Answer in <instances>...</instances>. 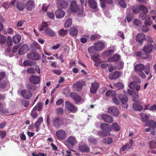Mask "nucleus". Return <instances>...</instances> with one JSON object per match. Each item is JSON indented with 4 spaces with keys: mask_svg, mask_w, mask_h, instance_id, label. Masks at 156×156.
I'll return each instance as SVG.
<instances>
[{
    "mask_svg": "<svg viewBox=\"0 0 156 156\" xmlns=\"http://www.w3.org/2000/svg\"><path fill=\"white\" fill-rule=\"evenodd\" d=\"M77 141L76 137L71 136H69L64 142L65 144L67 147L70 149V148H73L76 144Z\"/></svg>",
    "mask_w": 156,
    "mask_h": 156,
    "instance_id": "obj_1",
    "label": "nucleus"
},
{
    "mask_svg": "<svg viewBox=\"0 0 156 156\" xmlns=\"http://www.w3.org/2000/svg\"><path fill=\"white\" fill-rule=\"evenodd\" d=\"M55 135L56 138L59 141L65 139L67 137V133L66 132L62 129L56 131Z\"/></svg>",
    "mask_w": 156,
    "mask_h": 156,
    "instance_id": "obj_2",
    "label": "nucleus"
},
{
    "mask_svg": "<svg viewBox=\"0 0 156 156\" xmlns=\"http://www.w3.org/2000/svg\"><path fill=\"white\" fill-rule=\"evenodd\" d=\"M62 117L56 116L52 119V125L56 128H59L62 126Z\"/></svg>",
    "mask_w": 156,
    "mask_h": 156,
    "instance_id": "obj_3",
    "label": "nucleus"
},
{
    "mask_svg": "<svg viewBox=\"0 0 156 156\" xmlns=\"http://www.w3.org/2000/svg\"><path fill=\"white\" fill-rule=\"evenodd\" d=\"M90 148L86 144H80L78 146V150L82 153H88L90 151Z\"/></svg>",
    "mask_w": 156,
    "mask_h": 156,
    "instance_id": "obj_4",
    "label": "nucleus"
},
{
    "mask_svg": "<svg viewBox=\"0 0 156 156\" xmlns=\"http://www.w3.org/2000/svg\"><path fill=\"white\" fill-rule=\"evenodd\" d=\"M154 48L153 45L151 43H147L145 44L143 51L145 54H150Z\"/></svg>",
    "mask_w": 156,
    "mask_h": 156,
    "instance_id": "obj_5",
    "label": "nucleus"
},
{
    "mask_svg": "<svg viewBox=\"0 0 156 156\" xmlns=\"http://www.w3.org/2000/svg\"><path fill=\"white\" fill-rule=\"evenodd\" d=\"M108 112L113 116H117L119 115V111L117 107H113L109 108L108 109Z\"/></svg>",
    "mask_w": 156,
    "mask_h": 156,
    "instance_id": "obj_6",
    "label": "nucleus"
},
{
    "mask_svg": "<svg viewBox=\"0 0 156 156\" xmlns=\"http://www.w3.org/2000/svg\"><path fill=\"white\" fill-rule=\"evenodd\" d=\"M65 107L67 110L70 112H75L76 111V108L74 105L67 101L65 102Z\"/></svg>",
    "mask_w": 156,
    "mask_h": 156,
    "instance_id": "obj_7",
    "label": "nucleus"
},
{
    "mask_svg": "<svg viewBox=\"0 0 156 156\" xmlns=\"http://www.w3.org/2000/svg\"><path fill=\"white\" fill-rule=\"evenodd\" d=\"M27 58L29 59L37 61L40 58L39 54L36 52H33L28 54L27 55Z\"/></svg>",
    "mask_w": 156,
    "mask_h": 156,
    "instance_id": "obj_8",
    "label": "nucleus"
},
{
    "mask_svg": "<svg viewBox=\"0 0 156 156\" xmlns=\"http://www.w3.org/2000/svg\"><path fill=\"white\" fill-rule=\"evenodd\" d=\"M136 40L140 45H141L144 40L145 39V36L144 33H139L136 36Z\"/></svg>",
    "mask_w": 156,
    "mask_h": 156,
    "instance_id": "obj_9",
    "label": "nucleus"
},
{
    "mask_svg": "<svg viewBox=\"0 0 156 156\" xmlns=\"http://www.w3.org/2000/svg\"><path fill=\"white\" fill-rule=\"evenodd\" d=\"M21 95L25 99H29L32 97V94L29 90L23 89L21 91Z\"/></svg>",
    "mask_w": 156,
    "mask_h": 156,
    "instance_id": "obj_10",
    "label": "nucleus"
},
{
    "mask_svg": "<svg viewBox=\"0 0 156 156\" xmlns=\"http://www.w3.org/2000/svg\"><path fill=\"white\" fill-rule=\"evenodd\" d=\"M99 85V84L96 81L92 83H91V87L90 89V93L92 94L95 93L97 92Z\"/></svg>",
    "mask_w": 156,
    "mask_h": 156,
    "instance_id": "obj_11",
    "label": "nucleus"
},
{
    "mask_svg": "<svg viewBox=\"0 0 156 156\" xmlns=\"http://www.w3.org/2000/svg\"><path fill=\"white\" fill-rule=\"evenodd\" d=\"M25 6L28 11H31L34 8V2L32 0H28L26 3Z\"/></svg>",
    "mask_w": 156,
    "mask_h": 156,
    "instance_id": "obj_12",
    "label": "nucleus"
},
{
    "mask_svg": "<svg viewBox=\"0 0 156 156\" xmlns=\"http://www.w3.org/2000/svg\"><path fill=\"white\" fill-rule=\"evenodd\" d=\"M94 44L97 51H101L105 48V44L100 41L97 42Z\"/></svg>",
    "mask_w": 156,
    "mask_h": 156,
    "instance_id": "obj_13",
    "label": "nucleus"
},
{
    "mask_svg": "<svg viewBox=\"0 0 156 156\" xmlns=\"http://www.w3.org/2000/svg\"><path fill=\"white\" fill-rule=\"evenodd\" d=\"M29 49L28 45L27 44H24L20 49L18 52V54L20 55H22L26 53Z\"/></svg>",
    "mask_w": 156,
    "mask_h": 156,
    "instance_id": "obj_14",
    "label": "nucleus"
},
{
    "mask_svg": "<svg viewBox=\"0 0 156 156\" xmlns=\"http://www.w3.org/2000/svg\"><path fill=\"white\" fill-rule=\"evenodd\" d=\"M102 119L105 122L111 123L113 121L112 118L110 116L106 114H103L101 116Z\"/></svg>",
    "mask_w": 156,
    "mask_h": 156,
    "instance_id": "obj_15",
    "label": "nucleus"
},
{
    "mask_svg": "<svg viewBox=\"0 0 156 156\" xmlns=\"http://www.w3.org/2000/svg\"><path fill=\"white\" fill-rule=\"evenodd\" d=\"M145 68V66L143 64L139 63L135 65L134 68V70L136 73H137L142 72Z\"/></svg>",
    "mask_w": 156,
    "mask_h": 156,
    "instance_id": "obj_16",
    "label": "nucleus"
},
{
    "mask_svg": "<svg viewBox=\"0 0 156 156\" xmlns=\"http://www.w3.org/2000/svg\"><path fill=\"white\" fill-rule=\"evenodd\" d=\"M58 7L59 8L65 9L67 8L68 6V2L64 0L58 1L57 2Z\"/></svg>",
    "mask_w": 156,
    "mask_h": 156,
    "instance_id": "obj_17",
    "label": "nucleus"
},
{
    "mask_svg": "<svg viewBox=\"0 0 156 156\" xmlns=\"http://www.w3.org/2000/svg\"><path fill=\"white\" fill-rule=\"evenodd\" d=\"M120 73L115 71L114 73H111L109 75V78L111 80H115L118 79L120 76Z\"/></svg>",
    "mask_w": 156,
    "mask_h": 156,
    "instance_id": "obj_18",
    "label": "nucleus"
},
{
    "mask_svg": "<svg viewBox=\"0 0 156 156\" xmlns=\"http://www.w3.org/2000/svg\"><path fill=\"white\" fill-rule=\"evenodd\" d=\"M29 80L32 83L37 84L40 82V78L39 76H32L30 77Z\"/></svg>",
    "mask_w": 156,
    "mask_h": 156,
    "instance_id": "obj_19",
    "label": "nucleus"
},
{
    "mask_svg": "<svg viewBox=\"0 0 156 156\" xmlns=\"http://www.w3.org/2000/svg\"><path fill=\"white\" fill-rule=\"evenodd\" d=\"M70 97L76 102H79L81 101V97L75 93H72L70 94Z\"/></svg>",
    "mask_w": 156,
    "mask_h": 156,
    "instance_id": "obj_20",
    "label": "nucleus"
},
{
    "mask_svg": "<svg viewBox=\"0 0 156 156\" xmlns=\"http://www.w3.org/2000/svg\"><path fill=\"white\" fill-rule=\"evenodd\" d=\"M44 33L47 35L53 37L55 35V32L50 28H46L44 29Z\"/></svg>",
    "mask_w": 156,
    "mask_h": 156,
    "instance_id": "obj_21",
    "label": "nucleus"
},
{
    "mask_svg": "<svg viewBox=\"0 0 156 156\" xmlns=\"http://www.w3.org/2000/svg\"><path fill=\"white\" fill-rule=\"evenodd\" d=\"M101 128L102 130L105 131L106 132H110L112 130L110 125L105 123L102 124L101 125Z\"/></svg>",
    "mask_w": 156,
    "mask_h": 156,
    "instance_id": "obj_22",
    "label": "nucleus"
},
{
    "mask_svg": "<svg viewBox=\"0 0 156 156\" xmlns=\"http://www.w3.org/2000/svg\"><path fill=\"white\" fill-rule=\"evenodd\" d=\"M55 14L56 17L57 18H62L65 15V12L60 9H58L55 11Z\"/></svg>",
    "mask_w": 156,
    "mask_h": 156,
    "instance_id": "obj_23",
    "label": "nucleus"
},
{
    "mask_svg": "<svg viewBox=\"0 0 156 156\" xmlns=\"http://www.w3.org/2000/svg\"><path fill=\"white\" fill-rule=\"evenodd\" d=\"M73 87L76 91H79L82 90L83 87V84L81 82L78 81L76 82L73 84Z\"/></svg>",
    "mask_w": 156,
    "mask_h": 156,
    "instance_id": "obj_24",
    "label": "nucleus"
},
{
    "mask_svg": "<svg viewBox=\"0 0 156 156\" xmlns=\"http://www.w3.org/2000/svg\"><path fill=\"white\" fill-rule=\"evenodd\" d=\"M80 5L77 4L76 2L75 1H72L70 5V9L72 12H74Z\"/></svg>",
    "mask_w": 156,
    "mask_h": 156,
    "instance_id": "obj_25",
    "label": "nucleus"
},
{
    "mask_svg": "<svg viewBox=\"0 0 156 156\" xmlns=\"http://www.w3.org/2000/svg\"><path fill=\"white\" fill-rule=\"evenodd\" d=\"M145 125L154 129L156 128V122L152 120H149L146 122Z\"/></svg>",
    "mask_w": 156,
    "mask_h": 156,
    "instance_id": "obj_26",
    "label": "nucleus"
},
{
    "mask_svg": "<svg viewBox=\"0 0 156 156\" xmlns=\"http://www.w3.org/2000/svg\"><path fill=\"white\" fill-rule=\"evenodd\" d=\"M120 55L118 54H115L111 57L108 59L110 62H115L118 61L120 58Z\"/></svg>",
    "mask_w": 156,
    "mask_h": 156,
    "instance_id": "obj_27",
    "label": "nucleus"
},
{
    "mask_svg": "<svg viewBox=\"0 0 156 156\" xmlns=\"http://www.w3.org/2000/svg\"><path fill=\"white\" fill-rule=\"evenodd\" d=\"M119 98L120 100L121 103H127L128 101V98L127 96L123 94H120L119 95Z\"/></svg>",
    "mask_w": 156,
    "mask_h": 156,
    "instance_id": "obj_28",
    "label": "nucleus"
},
{
    "mask_svg": "<svg viewBox=\"0 0 156 156\" xmlns=\"http://www.w3.org/2000/svg\"><path fill=\"white\" fill-rule=\"evenodd\" d=\"M114 51L112 49L109 50L105 51L102 54V56L104 58L109 57L110 55L113 53Z\"/></svg>",
    "mask_w": 156,
    "mask_h": 156,
    "instance_id": "obj_29",
    "label": "nucleus"
},
{
    "mask_svg": "<svg viewBox=\"0 0 156 156\" xmlns=\"http://www.w3.org/2000/svg\"><path fill=\"white\" fill-rule=\"evenodd\" d=\"M78 30L75 27H72L69 29V34L71 36L74 37L78 34Z\"/></svg>",
    "mask_w": 156,
    "mask_h": 156,
    "instance_id": "obj_30",
    "label": "nucleus"
},
{
    "mask_svg": "<svg viewBox=\"0 0 156 156\" xmlns=\"http://www.w3.org/2000/svg\"><path fill=\"white\" fill-rule=\"evenodd\" d=\"M88 3L90 7L92 9H96L97 7V4L94 0H88Z\"/></svg>",
    "mask_w": 156,
    "mask_h": 156,
    "instance_id": "obj_31",
    "label": "nucleus"
},
{
    "mask_svg": "<svg viewBox=\"0 0 156 156\" xmlns=\"http://www.w3.org/2000/svg\"><path fill=\"white\" fill-rule=\"evenodd\" d=\"M133 108L134 110L140 112L142 111L144 109V107L142 105L136 103L133 104Z\"/></svg>",
    "mask_w": 156,
    "mask_h": 156,
    "instance_id": "obj_32",
    "label": "nucleus"
},
{
    "mask_svg": "<svg viewBox=\"0 0 156 156\" xmlns=\"http://www.w3.org/2000/svg\"><path fill=\"white\" fill-rule=\"evenodd\" d=\"M136 55L138 57H141L144 59H147L149 57V55L147 54H143L141 51H138L136 53Z\"/></svg>",
    "mask_w": 156,
    "mask_h": 156,
    "instance_id": "obj_33",
    "label": "nucleus"
},
{
    "mask_svg": "<svg viewBox=\"0 0 156 156\" xmlns=\"http://www.w3.org/2000/svg\"><path fill=\"white\" fill-rule=\"evenodd\" d=\"M99 136L102 138L105 136H109L111 135V134L109 132H106L104 130L100 131L98 132Z\"/></svg>",
    "mask_w": 156,
    "mask_h": 156,
    "instance_id": "obj_34",
    "label": "nucleus"
},
{
    "mask_svg": "<svg viewBox=\"0 0 156 156\" xmlns=\"http://www.w3.org/2000/svg\"><path fill=\"white\" fill-rule=\"evenodd\" d=\"M21 36L19 34L14 35L13 37V41L15 44L18 43L21 40Z\"/></svg>",
    "mask_w": 156,
    "mask_h": 156,
    "instance_id": "obj_35",
    "label": "nucleus"
},
{
    "mask_svg": "<svg viewBox=\"0 0 156 156\" xmlns=\"http://www.w3.org/2000/svg\"><path fill=\"white\" fill-rule=\"evenodd\" d=\"M16 7L20 11H23L24 8L23 4L19 1L16 2Z\"/></svg>",
    "mask_w": 156,
    "mask_h": 156,
    "instance_id": "obj_36",
    "label": "nucleus"
},
{
    "mask_svg": "<svg viewBox=\"0 0 156 156\" xmlns=\"http://www.w3.org/2000/svg\"><path fill=\"white\" fill-rule=\"evenodd\" d=\"M102 141L104 143L106 144H109L112 143L113 140L111 137H109L108 138H105L103 139Z\"/></svg>",
    "mask_w": 156,
    "mask_h": 156,
    "instance_id": "obj_37",
    "label": "nucleus"
},
{
    "mask_svg": "<svg viewBox=\"0 0 156 156\" xmlns=\"http://www.w3.org/2000/svg\"><path fill=\"white\" fill-rule=\"evenodd\" d=\"M144 20H145L144 24L145 26H150L152 24V21L151 16L150 15H148L147 17V18Z\"/></svg>",
    "mask_w": 156,
    "mask_h": 156,
    "instance_id": "obj_38",
    "label": "nucleus"
},
{
    "mask_svg": "<svg viewBox=\"0 0 156 156\" xmlns=\"http://www.w3.org/2000/svg\"><path fill=\"white\" fill-rule=\"evenodd\" d=\"M101 36L98 34H93L91 36L90 40L91 41L100 39Z\"/></svg>",
    "mask_w": 156,
    "mask_h": 156,
    "instance_id": "obj_39",
    "label": "nucleus"
},
{
    "mask_svg": "<svg viewBox=\"0 0 156 156\" xmlns=\"http://www.w3.org/2000/svg\"><path fill=\"white\" fill-rule=\"evenodd\" d=\"M140 116L141 118V120L142 121L146 122L148 121V120L149 119V116L145 114L144 113H141L140 114Z\"/></svg>",
    "mask_w": 156,
    "mask_h": 156,
    "instance_id": "obj_40",
    "label": "nucleus"
},
{
    "mask_svg": "<svg viewBox=\"0 0 156 156\" xmlns=\"http://www.w3.org/2000/svg\"><path fill=\"white\" fill-rule=\"evenodd\" d=\"M105 94L107 97H112V98L115 96L116 95V93L115 91L108 90L106 92Z\"/></svg>",
    "mask_w": 156,
    "mask_h": 156,
    "instance_id": "obj_41",
    "label": "nucleus"
},
{
    "mask_svg": "<svg viewBox=\"0 0 156 156\" xmlns=\"http://www.w3.org/2000/svg\"><path fill=\"white\" fill-rule=\"evenodd\" d=\"M30 115L33 119H36L37 116L38 114L36 112V107H35L31 111Z\"/></svg>",
    "mask_w": 156,
    "mask_h": 156,
    "instance_id": "obj_42",
    "label": "nucleus"
},
{
    "mask_svg": "<svg viewBox=\"0 0 156 156\" xmlns=\"http://www.w3.org/2000/svg\"><path fill=\"white\" fill-rule=\"evenodd\" d=\"M35 62L29 60L24 61L23 62V65L25 66H31L34 65Z\"/></svg>",
    "mask_w": 156,
    "mask_h": 156,
    "instance_id": "obj_43",
    "label": "nucleus"
},
{
    "mask_svg": "<svg viewBox=\"0 0 156 156\" xmlns=\"http://www.w3.org/2000/svg\"><path fill=\"white\" fill-rule=\"evenodd\" d=\"M84 11L83 8L82 6H79L77 8V9L76 10L75 12H76L79 15H81L83 14Z\"/></svg>",
    "mask_w": 156,
    "mask_h": 156,
    "instance_id": "obj_44",
    "label": "nucleus"
},
{
    "mask_svg": "<svg viewBox=\"0 0 156 156\" xmlns=\"http://www.w3.org/2000/svg\"><path fill=\"white\" fill-rule=\"evenodd\" d=\"M62 126H66L70 122L69 119L66 118H63L62 117Z\"/></svg>",
    "mask_w": 156,
    "mask_h": 156,
    "instance_id": "obj_45",
    "label": "nucleus"
},
{
    "mask_svg": "<svg viewBox=\"0 0 156 156\" xmlns=\"http://www.w3.org/2000/svg\"><path fill=\"white\" fill-rule=\"evenodd\" d=\"M88 140L89 143L93 144H96L97 142V139L93 136L89 137L88 139Z\"/></svg>",
    "mask_w": 156,
    "mask_h": 156,
    "instance_id": "obj_46",
    "label": "nucleus"
},
{
    "mask_svg": "<svg viewBox=\"0 0 156 156\" xmlns=\"http://www.w3.org/2000/svg\"><path fill=\"white\" fill-rule=\"evenodd\" d=\"M40 27L39 29V30L40 31H41L44 30L46 28H48V24L45 22H43L42 23L40 26Z\"/></svg>",
    "mask_w": 156,
    "mask_h": 156,
    "instance_id": "obj_47",
    "label": "nucleus"
},
{
    "mask_svg": "<svg viewBox=\"0 0 156 156\" xmlns=\"http://www.w3.org/2000/svg\"><path fill=\"white\" fill-rule=\"evenodd\" d=\"M119 5L123 8L126 7L127 5L124 0H116Z\"/></svg>",
    "mask_w": 156,
    "mask_h": 156,
    "instance_id": "obj_48",
    "label": "nucleus"
},
{
    "mask_svg": "<svg viewBox=\"0 0 156 156\" xmlns=\"http://www.w3.org/2000/svg\"><path fill=\"white\" fill-rule=\"evenodd\" d=\"M88 52L91 54H93L95 53L96 51H97L94 44V46L89 47L88 49Z\"/></svg>",
    "mask_w": 156,
    "mask_h": 156,
    "instance_id": "obj_49",
    "label": "nucleus"
},
{
    "mask_svg": "<svg viewBox=\"0 0 156 156\" xmlns=\"http://www.w3.org/2000/svg\"><path fill=\"white\" fill-rule=\"evenodd\" d=\"M72 20L70 18L66 20L65 23V27L66 28H69L71 25Z\"/></svg>",
    "mask_w": 156,
    "mask_h": 156,
    "instance_id": "obj_50",
    "label": "nucleus"
},
{
    "mask_svg": "<svg viewBox=\"0 0 156 156\" xmlns=\"http://www.w3.org/2000/svg\"><path fill=\"white\" fill-rule=\"evenodd\" d=\"M111 128L115 131H118L120 129L119 126L116 122H114L112 124Z\"/></svg>",
    "mask_w": 156,
    "mask_h": 156,
    "instance_id": "obj_51",
    "label": "nucleus"
},
{
    "mask_svg": "<svg viewBox=\"0 0 156 156\" xmlns=\"http://www.w3.org/2000/svg\"><path fill=\"white\" fill-rule=\"evenodd\" d=\"M13 32V30L10 28L5 29L3 31L4 34H12Z\"/></svg>",
    "mask_w": 156,
    "mask_h": 156,
    "instance_id": "obj_52",
    "label": "nucleus"
},
{
    "mask_svg": "<svg viewBox=\"0 0 156 156\" xmlns=\"http://www.w3.org/2000/svg\"><path fill=\"white\" fill-rule=\"evenodd\" d=\"M140 10L143 13H147L148 11L147 9V8L144 6L143 5H140Z\"/></svg>",
    "mask_w": 156,
    "mask_h": 156,
    "instance_id": "obj_53",
    "label": "nucleus"
},
{
    "mask_svg": "<svg viewBox=\"0 0 156 156\" xmlns=\"http://www.w3.org/2000/svg\"><path fill=\"white\" fill-rule=\"evenodd\" d=\"M68 34L67 30L61 29L59 30L58 34L61 36H64Z\"/></svg>",
    "mask_w": 156,
    "mask_h": 156,
    "instance_id": "obj_54",
    "label": "nucleus"
},
{
    "mask_svg": "<svg viewBox=\"0 0 156 156\" xmlns=\"http://www.w3.org/2000/svg\"><path fill=\"white\" fill-rule=\"evenodd\" d=\"M145 25H142L139 27V30L144 32H147L149 30V28Z\"/></svg>",
    "mask_w": 156,
    "mask_h": 156,
    "instance_id": "obj_55",
    "label": "nucleus"
},
{
    "mask_svg": "<svg viewBox=\"0 0 156 156\" xmlns=\"http://www.w3.org/2000/svg\"><path fill=\"white\" fill-rule=\"evenodd\" d=\"M147 14L144 13H141L139 15V17L141 20H144L148 16V15H147Z\"/></svg>",
    "mask_w": 156,
    "mask_h": 156,
    "instance_id": "obj_56",
    "label": "nucleus"
},
{
    "mask_svg": "<svg viewBox=\"0 0 156 156\" xmlns=\"http://www.w3.org/2000/svg\"><path fill=\"white\" fill-rule=\"evenodd\" d=\"M150 65L149 64H147L145 66L144 69H145L144 72L146 74L148 75L150 73Z\"/></svg>",
    "mask_w": 156,
    "mask_h": 156,
    "instance_id": "obj_57",
    "label": "nucleus"
},
{
    "mask_svg": "<svg viewBox=\"0 0 156 156\" xmlns=\"http://www.w3.org/2000/svg\"><path fill=\"white\" fill-rule=\"evenodd\" d=\"M124 67V63L122 61H119L117 64L116 67L118 69H122Z\"/></svg>",
    "mask_w": 156,
    "mask_h": 156,
    "instance_id": "obj_58",
    "label": "nucleus"
},
{
    "mask_svg": "<svg viewBox=\"0 0 156 156\" xmlns=\"http://www.w3.org/2000/svg\"><path fill=\"white\" fill-rule=\"evenodd\" d=\"M56 113L59 115H62L64 113V110L63 108H58L55 109Z\"/></svg>",
    "mask_w": 156,
    "mask_h": 156,
    "instance_id": "obj_59",
    "label": "nucleus"
},
{
    "mask_svg": "<svg viewBox=\"0 0 156 156\" xmlns=\"http://www.w3.org/2000/svg\"><path fill=\"white\" fill-rule=\"evenodd\" d=\"M149 145L151 149L156 148V142L154 141H150L149 143Z\"/></svg>",
    "mask_w": 156,
    "mask_h": 156,
    "instance_id": "obj_60",
    "label": "nucleus"
},
{
    "mask_svg": "<svg viewBox=\"0 0 156 156\" xmlns=\"http://www.w3.org/2000/svg\"><path fill=\"white\" fill-rule=\"evenodd\" d=\"M112 101L116 105H119L120 104L119 101L117 98L116 95L115 96L112 98Z\"/></svg>",
    "mask_w": 156,
    "mask_h": 156,
    "instance_id": "obj_61",
    "label": "nucleus"
},
{
    "mask_svg": "<svg viewBox=\"0 0 156 156\" xmlns=\"http://www.w3.org/2000/svg\"><path fill=\"white\" fill-rule=\"evenodd\" d=\"M27 72L28 73L30 74H34L35 72V69L33 67L28 68L27 70Z\"/></svg>",
    "mask_w": 156,
    "mask_h": 156,
    "instance_id": "obj_62",
    "label": "nucleus"
},
{
    "mask_svg": "<svg viewBox=\"0 0 156 156\" xmlns=\"http://www.w3.org/2000/svg\"><path fill=\"white\" fill-rule=\"evenodd\" d=\"M133 14H129L126 16V19L128 22H130L133 20Z\"/></svg>",
    "mask_w": 156,
    "mask_h": 156,
    "instance_id": "obj_63",
    "label": "nucleus"
},
{
    "mask_svg": "<svg viewBox=\"0 0 156 156\" xmlns=\"http://www.w3.org/2000/svg\"><path fill=\"white\" fill-rule=\"evenodd\" d=\"M6 38L3 35H1L0 36V43L1 44H4L6 41Z\"/></svg>",
    "mask_w": 156,
    "mask_h": 156,
    "instance_id": "obj_64",
    "label": "nucleus"
}]
</instances>
